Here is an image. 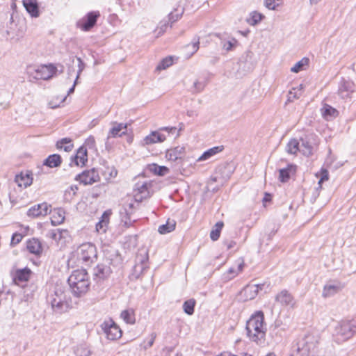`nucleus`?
<instances>
[{
	"instance_id": "obj_1",
	"label": "nucleus",
	"mask_w": 356,
	"mask_h": 356,
	"mask_svg": "<svg viewBox=\"0 0 356 356\" xmlns=\"http://www.w3.org/2000/svg\"><path fill=\"white\" fill-rule=\"evenodd\" d=\"M248 338L259 345L265 342L266 324L264 322V314L261 311L255 312L246 323L245 327Z\"/></svg>"
},
{
	"instance_id": "obj_2",
	"label": "nucleus",
	"mask_w": 356,
	"mask_h": 356,
	"mask_svg": "<svg viewBox=\"0 0 356 356\" xmlns=\"http://www.w3.org/2000/svg\"><path fill=\"white\" fill-rule=\"evenodd\" d=\"M49 302L54 313L63 314L72 308L69 291L65 286L56 285L49 297Z\"/></svg>"
},
{
	"instance_id": "obj_3",
	"label": "nucleus",
	"mask_w": 356,
	"mask_h": 356,
	"mask_svg": "<svg viewBox=\"0 0 356 356\" xmlns=\"http://www.w3.org/2000/svg\"><path fill=\"white\" fill-rule=\"evenodd\" d=\"M73 294L80 297L89 289L88 275L85 269L74 270L67 280Z\"/></svg>"
},
{
	"instance_id": "obj_4",
	"label": "nucleus",
	"mask_w": 356,
	"mask_h": 356,
	"mask_svg": "<svg viewBox=\"0 0 356 356\" xmlns=\"http://www.w3.org/2000/svg\"><path fill=\"white\" fill-rule=\"evenodd\" d=\"M318 341L316 336L307 334L297 343V349L292 356H316Z\"/></svg>"
},
{
	"instance_id": "obj_5",
	"label": "nucleus",
	"mask_w": 356,
	"mask_h": 356,
	"mask_svg": "<svg viewBox=\"0 0 356 356\" xmlns=\"http://www.w3.org/2000/svg\"><path fill=\"white\" fill-rule=\"evenodd\" d=\"M356 333V325L349 321L341 322L336 328V337L339 342L345 341Z\"/></svg>"
},
{
	"instance_id": "obj_6",
	"label": "nucleus",
	"mask_w": 356,
	"mask_h": 356,
	"mask_svg": "<svg viewBox=\"0 0 356 356\" xmlns=\"http://www.w3.org/2000/svg\"><path fill=\"white\" fill-rule=\"evenodd\" d=\"M99 17V11L89 12L77 22V26L84 31H88L96 24Z\"/></svg>"
},
{
	"instance_id": "obj_7",
	"label": "nucleus",
	"mask_w": 356,
	"mask_h": 356,
	"mask_svg": "<svg viewBox=\"0 0 356 356\" xmlns=\"http://www.w3.org/2000/svg\"><path fill=\"white\" fill-rule=\"evenodd\" d=\"M101 327L109 340H116L122 336L121 330L111 319L104 321Z\"/></svg>"
},
{
	"instance_id": "obj_8",
	"label": "nucleus",
	"mask_w": 356,
	"mask_h": 356,
	"mask_svg": "<svg viewBox=\"0 0 356 356\" xmlns=\"http://www.w3.org/2000/svg\"><path fill=\"white\" fill-rule=\"evenodd\" d=\"M79 259L85 262L92 261V259L97 257L95 246L92 243H83L78 250Z\"/></svg>"
},
{
	"instance_id": "obj_9",
	"label": "nucleus",
	"mask_w": 356,
	"mask_h": 356,
	"mask_svg": "<svg viewBox=\"0 0 356 356\" xmlns=\"http://www.w3.org/2000/svg\"><path fill=\"white\" fill-rule=\"evenodd\" d=\"M76 180L79 181L80 183L84 185L92 184L100 180L98 172L92 168L89 170H85L82 173L76 176Z\"/></svg>"
},
{
	"instance_id": "obj_10",
	"label": "nucleus",
	"mask_w": 356,
	"mask_h": 356,
	"mask_svg": "<svg viewBox=\"0 0 356 356\" xmlns=\"http://www.w3.org/2000/svg\"><path fill=\"white\" fill-rule=\"evenodd\" d=\"M343 287L344 285L339 281H330L323 286L322 296L325 298L332 297L340 292Z\"/></svg>"
},
{
	"instance_id": "obj_11",
	"label": "nucleus",
	"mask_w": 356,
	"mask_h": 356,
	"mask_svg": "<svg viewBox=\"0 0 356 356\" xmlns=\"http://www.w3.org/2000/svg\"><path fill=\"white\" fill-rule=\"evenodd\" d=\"M275 302L283 307L294 308L296 301L293 296L286 289L281 291L275 298Z\"/></svg>"
},
{
	"instance_id": "obj_12",
	"label": "nucleus",
	"mask_w": 356,
	"mask_h": 356,
	"mask_svg": "<svg viewBox=\"0 0 356 356\" xmlns=\"http://www.w3.org/2000/svg\"><path fill=\"white\" fill-rule=\"evenodd\" d=\"M264 284H248L241 291V296L243 297L244 301L251 300L255 298L259 291L262 290Z\"/></svg>"
},
{
	"instance_id": "obj_13",
	"label": "nucleus",
	"mask_w": 356,
	"mask_h": 356,
	"mask_svg": "<svg viewBox=\"0 0 356 356\" xmlns=\"http://www.w3.org/2000/svg\"><path fill=\"white\" fill-rule=\"evenodd\" d=\"M57 68L53 64L44 65L35 70L38 79L48 80L56 73Z\"/></svg>"
},
{
	"instance_id": "obj_14",
	"label": "nucleus",
	"mask_w": 356,
	"mask_h": 356,
	"mask_svg": "<svg viewBox=\"0 0 356 356\" xmlns=\"http://www.w3.org/2000/svg\"><path fill=\"white\" fill-rule=\"evenodd\" d=\"M49 211V206L47 203L34 205L27 211V216L31 218H37L46 216Z\"/></svg>"
},
{
	"instance_id": "obj_15",
	"label": "nucleus",
	"mask_w": 356,
	"mask_h": 356,
	"mask_svg": "<svg viewBox=\"0 0 356 356\" xmlns=\"http://www.w3.org/2000/svg\"><path fill=\"white\" fill-rule=\"evenodd\" d=\"M112 128L110 129L106 140H109L111 138H116L119 136H122L125 134L127 131V124L124 123H118L116 122H113Z\"/></svg>"
},
{
	"instance_id": "obj_16",
	"label": "nucleus",
	"mask_w": 356,
	"mask_h": 356,
	"mask_svg": "<svg viewBox=\"0 0 356 356\" xmlns=\"http://www.w3.org/2000/svg\"><path fill=\"white\" fill-rule=\"evenodd\" d=\"M32 172L29 170L22 172L15 176V181L19 186L26 188L33 182Z\"/></svg>"
},
{
	"instance_id": "obj_17",
	"label": "nucleus",
	"mask_w": 356,
	"mask_h": 356,
	"mask_svg": "<svg viewBox=\"0 0 356 356\" xmlns=\"http://www.w3.org/2000/svg\"><path fill=\"white\" fill-rule=\"evenodd\" d=\"M22 3L27 13L32 17H39V6L36 0H23Z\"/></svg>"
},
{
	"instance_id": "obj_18",
	"label": "nucleus",
	"mask_w": 356,
	"mask_h": 356,
	"mask_svg": "<svg viewBox=\"0 0 356 356\" xmlns=\"http://www.w3.org/2000/svg\"><path fill=\"white\" fill-rule=\"evenodd\" d=\"M32 274V271L27 267L22 269H17L13 277V281L15 284H19L20 282H27Z\"/></svg>"
},
{
	"instance_id": "obj_19",
	"label": "nucleus",
	"mask_w": 356,
	"mask_h": 356,
	"mask_svg": "<svg viewBox=\"0 0 356 356\" xmlns=\"http://www.w3.org/2000/svg\"><path fill=\"white\" fill-rule=\"evenodd\" d=\"M185 147L182 146H177L175 148L168 149L165 154V157L169 161H175L178 159H181L184 156Z\"/></svg>"
},
{
	"instance_id": "obj_20",
	"label": "nucleus",
	"mask_w": 356,
	"mask_h": 356,
	"mask_svg": "<svg viewBox=\"0 0 356 356\" xmlns=\"http://www.w3.org/2000/svg\"><path fill=\"white\" fill-rule=\"evenodd\" d=\"M111 214V210H106L103 213L99 221L96 224V231L98 233L106 232L109 223L110 216Z\"/></svg>"
},
{
	"instance_id": "obj_21",
	"label": "nucleus",
	"mask_w": 356,
	"mask_h": 356,
	"mask_svg": "<svg viewBox=\"0 0 356 356\" xmlns=\"http://www.w3.org/2000/svg\"><path fill=\"white\" fill-rule=\"evenodd\" d=\"M111 273V268L104 264H98L94 268V276L96 279L103 280L107 278Z\"/></svg>"
},
{
	"instance_id": "obj_22",
	"label": "nucleus",
	"mask_w": 356,
	"mask_h": 356,
	"mask_svg": "<svg viewBox=\"0 0 356 356\" xmlns=\"http://www.w3.org/2000/svg\"><path fill=\"white\" fill-rule=\"evenodd\" d=\"M166 139V136L160 133L159 131H152L144 138L146 145H151L156 143H162Z\"/></svg>"
},
{
	"instance_id": "obj_23",
	"label": "nucleus",
	"mask_w": 356,
	"mask_h": 356,
	"mask_svg": "<svg viewBox=\"0 0 356 356\" xmlns=\"http://www.w3.org/2000/svg\"><path fill=\"white\" fill-rule=\"evenodd\" d=\"M28 250L34 254L39 255L42 251L40 241L37 238L30 239L27 243Z\"/></svg>"
},
{
	"instance_id": "obj_24",
	"label": "nucleus",
	"mask_w": 356,
	"mask_h": 356,
	"mask_svg": "<svg viewBox=\"0 0 356 356\" xmlns=\"http://www.w3.org/2000/svg\"><path fill=\"white\" fill-rule=\"evenodd\" d=\"M147 169L154 175L159 176H164L170 172L169 168L166 166L159 165L156 163H151L148 165Z\"/></svg>"
},
{
	"instance_id": "obj_25",
	"label": "nucleus",
	"mask_w": 356,
	"mask_h": 356,
	"mask_svg": "<svg viewBox=\"0 0 356 356\" xmlns=\"http://www.w3.org/2000/svg\"><path fill=\"white\" fill-rule=\"evenodd\" d=\"M87 160V151L83 147H80L75 156L72 158V162L77 166L83 165Z\"/></svg>"
},
{
	"instance_id": "obj_26",
	"label": "nucleus",
	"mask_w": 356,
	"mask_h": 356,
	"mask_svg": "<svg viewBox=\"0 0 356 356\" xmlns=\"http://www.w3.org/2000/svg\"><path fill=\"white\" fill-rule=\"evenodd\" d=\"M296 171V166L293 165H289L287 168H282L279 170L280 175H279V179L281 182H286L289 178L290 175L292 172H295Z\"/></svg>"
},
{
	"instance_id": "obj_27",
	"label": "nucleus",
	"mask_w": 356,
	"mask_h": 356,
	"mask_svg": "<svg viewBox=\"0 0 356 356\" xmlns=\"http://www.w3.org/2000/svg\"><path fill=\"white\" fill-rule=\"evenodd\" d=\"M224 149L223 145L216 146L205 151L198 159V161H204L209 159L211 156L221 152Z\"/></svg>"
},
{
	"instance_id": "obj_28",
	"label": "nucleus",
	"mask_w": 356,
	"mask_h": 356,
	"mask_svg": "<svg viewBox=\"0 0 356 356\" xmlns=\"http://www.w3.org/2000/svg\"><path fill=\"white\" fill-rule=\"evenodd\" d=\"M62 159L60 155L54 154L49 156L44 161V165L49 168H56L61 164Z\"/></svg>"
},
{
	"instance_id": "obj_29",
	"label": "nucleus",
	"mask_w": 356,
	"mask_h": 356,
	"mask_svg": "<svg viewBox=\"0 0 356 356\" xmlns=\"http://www.w3.org/2000/svg\"><path fill=\"white\" fill-rule=\"evenodd\" d=\"M176 227V222L175 220L168 219L165 224L161 225L159 227L158 232L161 234H165L175 230Z\"/></svg>"
},
{
	"instance_id": "obj_30",
	"label": "nucleus",
	"mask_w": 356,
	"mask_h": 356,
	"mask_svg": "<svg viewBox=\"0 0 356 356\" xmlns=\"http://www.w3.org/2000/svg\"><path fill=\"white\" fill-rule=\"evenodd\" d=\"M321 111L323 118L326 120L335 118L338 115V111L337 109L326 104L322 108Z\"/></svg>"
},
{
	"instance_id": "obj_31",
	"label": "nucleus",
	"mask_w": 356,
	"mask_h": 356,
	"mask_svg": "<svg viewBox=\"0 0 356 356\" xmlns=\"http://www.w3.org/2000/svg\"><path fill=\"white\" fill-rule=\"evenodd\" d=\"M74 147L72 140L69 138H64L56 143V148L63 149L65 152H70Z\"/></svg>"
},
{
	"instance_id": "obj_32",
	"label": "nucleus",
	"mask_w": 356,
	"mask_h": 356,
	"mask_svg": "<svg viewBox=\"0 0 356 356\" xmlns=\"http://www.w3.org/2000/svg\"><path fill=\"white\" fill-rule=\"evenodd\" d=\"M148 260V254L147 252L144 253V254H138L136 256V264L135 265V268H140L141 271L145 269L147 266V261Z\"/></svg>"
},
{
	"instance_id": "obj_33",
	"label": "nucleus",
	"mask_w": 356,
	"mask_h": 356,
	"mask_svg": "<svg viewBox=\"0 0 356 356\" xmlns=\"http://www.w3.org/2000/svg\"><path fill=\"white\" fill-rule=\"evenodd\" d=\"M302 143L300 146V152H302L304 155L309 156L312 154L313 146L312 143L307 140V138L301 139Z\"/></svg>"
},
{
	"instance_id": "obj_34",
	"label": "nucleus",
	"mask_w": 356,
	"mask_h": 356,
	"mask_svg": "<svg viewBox=\"0 0 356 356\" xmlns=\"http://www.w3.org/2000/svg\"><path fill=\"white\" fill-rule=\"evenodd\" d=\"M223 225L224 224L221 221L216 223L214 228L211 231L210 233V238L212 241H216L219 238Z\"/></svg>"
},
{
	"instance_id": "obj_35",
	"label": "nucleus",
	"mask_w": 356,
	"mask_h": 356,
	"mask_svg": "<svg viewBox=\"0 0 356 356\" xmlns=\"http://www.w3.org/2000/svg\"><path fill=\"white\" fill-rule=\"evenodd\" d=\"M67 231L64 229H52L48 233V236L51 239L59 241L63 237H64V234H67Z\"/></svg>"
},
{
	"instance_id": "obj_36",
	"label": "nucleus",
	"mask_w": 356,
	"mask_h": 356,
	"mask_svg": "<svg viewBox=\"0 0 356 356\" xmlns=\"http://www.w3.org/2000/svg\"><path fill=\"white\" fill-rule=\"evenodd\" d=\"M244 267V262L243 261H241L240 263L238 264L237 267H231L227 270V278L229 280H231L234 278L235 276H236L238 273L241 272L243 270V268Z\"/></svg>"
},
{
	"instance_id": "obj_37",
	"label": "nucleus",
	"mask_w": 356,
	"mask_h": 356,
	"mask_svg": "<svg viewBox=\"0 0 356 356\" xmlns=\"http://www.w3.org/2000/svg\"><path fill=\"white\" fill-rule=\"evenodd\" d=\"M263 17L261 13L254 11L251 13L250 17L246 19V22L250 25L254 26L261 21Z\"/></svg>"
},
{
	"instance_id": "obj_38",
	"label": "nucleus",
	"mask_w": 356,
	"mask_h": 356,
	"mask_svg": "<svg viewBox=\"0 0 356 356\" xmlns=\"http://www.w3.org/2000/svg\"><path fill=\"white\" fill-rule=\"evenodd\" d=\"M121 317L127 323L129 324H134L136 321L134 311L131 309L122 311L121 313Z\"/></svg>"
},
{
	"instance_id": "obj_39",
	"label": "nucleus",
	"mask_w": 356,
	"mask_h": 356,
	"mask_svg": "<svg viewBox=\"0 0 356 356\" xmlns=\"http://www.w3.org/2000/svg\"><path fill=\"white\" fill-rule=\"evenodd\" d=\"M298 151L300 152V145H299L298 141L297 140H296V139L291 140L288 143V144L286 145V152L289 154H294Z\"/></svg>"
},
{
	"instance_id": "obj_40",
	"label": "nucleus",
	"mask_w": 356,
	"mask_h": 356,
	"mask_svg": "<svg viewBox=\"0 0 356 356\" xmlns=\"http://www.w3.org/2000/svg\"><path fill=\"white\" fill-rule=\"evenodd\" d=\"M136 191H138V193L140 194V199L145 198L148 194V184L144 182L142 184L138 183L136 184Z\"/></svg>"
},
{
	"instance_id": "obj_41",
	"label": "nucleus",
	"mask_w": 356,
	"mask_h": 356,
	"mask_svg": "<svg viewBox=\"0 0 356 356\" xmlns=\"http://www.w3.org/2000/svg\"><path fill=\"white\" fill-rule=\"evenodd\" d=\"M309 64V58H303L298 62H297L291 68V71L294 73H298L300 71L303 70L305 66L308 65Z\"/></svg>"
},
{
	"instance_id": "obj_42",
	"label": "nucleus",
	"mask_w": 356,
	"mask_h": 356,
	"mask_svg": "<svg viewBox=\"0 0 356 356\" xmlns=\"http://www.w3.org/2000/svg\"><path fill=\"white\" fill-rule=\"evenodd\" d=\"M195 305V301L193 299H190L185 301L183 304V309L184 312L188 315H192L194 313Z\"/></svg>"
},
{
	"instance_id": "obj_43",
	"label": "nucleus",
	"mask_w": 356,
	"mask_h": 356,
	"mask_svg": "<svg viewBox=\"0 0 356 356\" xmlns=\"http://www.w3.org/2000/svg\"><path fill=\"white\" fill-rule=\"evenodd\" d=\"M75 354L76 356H90L91 351L88 347L80 345L76 348Z\"/></svg>"
},
{
	"instance_id": "obj_44",
	"label": "nucleus",
	"mask_w": 356,
	"mask_h": 356,
	"mask_svg": "<svg viewBox=\"0 0 356 356\" xmlns=\"http://www.w3.org/2000/svg\"><path fill=\"white\" fill-rule=\"evenodd\" d=\"M172 65V57H166L163 58L159 64L156 67V70H163L166 69Z\"/></svg>"
},
{
	"instance_id": "obj_45",
	"label": "nucleus",
	"mask_w": 356,
	"mask_h": 356,
	"mask_svg": "<svg viewBox=\"0 0 356 356\" xmlns=\"http://www.w3.org/2000/svg\"><path fill=\"white\" fill-rule=\"evenodd\" d=\"M65 220V216L64 212L63 211H58L56 213H55L51 218V223L55 224H60L63 222Z\"/></svg>"
},
{
	"instance_id": "obj_46",
	"label": "nucleus",
	"mask_w": 356,
	"mask_h": 356,
	"mask_svg": "<svg viewBox=\"0 0 356 356\" xmlns=\"http://www.w3.org/2000/svg\"><path fill=\"white\" fill-rule=\"evenodd\" d=\"M302 95V92H298L296 91V88H292L291 90L289 91L288 95V101L293 102L294 99H298Z\"/></svg>"
},
{
	"instance_id": "obj_47",
	"label": "nucleus",
	"mask_w": 356,
	"mask_h": 356,
	"mask_svg": "<svg viewBox=\"0 0 356 356\" xmlns=\"http://www.w3.org/2000/svg\"><path fill=\"white\" fill-rule=\"evenodd\" d=\"M182 13H178L177 10L172 12L168 15V22L172 25L174 22H177L181 16Z\"/></svg>"
},
{
	"instance_id": "obj_48",
	"label": "nucleus",
	"mask_w": 356,
	"mask_h": 356,
	"mask_svg": "<svg viewBox=\"0 0 356 356\" xmlns=\"http://www.w3.org/2000/svg\"><path fill=\"white\" fill-rule=\"evenodd\" d=\"M281 0H265V6L270 10H275Z\"/></svg>"
},
{
	"instance_id": "obj_49",
	"label": "nucleus",
	"mask_w": 356,
	"mask_h": 356,
	"mask_svg": "<svg viewBox=\"0 0 356 356\" xmlns=\"http://www.w3.org/2000/svg\"><path fill=\"white\" fill-rule=\"evenodd\" d=\"M23 236L19 233H15L12 236L10 245H15L21 242L22 240Z\"/></svg>"
},
{
	"instance_id": "obj_50",
	"label": "nucleus",
	"mask_w": 356,
	"mask_h": 356,
	"mask_svg": "<svg viewBox=\"0 0 356 356\" xmlns=\"http://www.w3.org/2000/svg\"><path fill=\"white\" fill-rule=\"evenodd\" d=\"M353 84L349 82H344L340 86L339 90H343L346 92H353V90L352 89Z\"/></svg>"
},
{
	"instance_id": "obj_51",
	"label": "nucleus",
	"mask_w": 356,
	"mask_h": 356,
	"mask_svg": "<svg viewBox=\"0 0 356 356\" xmlns=\"http://www.w3.org/2000/svg\"><path fill=\"white\" fill-rule=\"evenodd\" d=\"M159 131H166L168 132V134H174L176 133L177 136H179V131L177 130V128L175 127H164L159 129Z\"/></svg>"
},
{
	"instance_id": "obj_52",
	"label": "nucleus",
	"mask_w": 356,
	"mask_h": 356,
	"mask_svg": "<svg viewBox=\"0 0 356 356\" xmlns=\"http://www.w3.org/2000/svg\"><path fill=\"white\" fill-rule=\"evenodd\" d=\"M194 88L197 92H201L204 88L205 84L202 82L195 81L193 83Z\"/></svg>"
},
{
	"instance_id": "obj_53",
	"label": "nucleus",
	"mask_w": 356,
	"mask_h": 356,
	"mask_svg": "<svg viewBox=\"0 0 356 356\" xmlns=\"http://www.w3.org/2000/svg\"><path fill=\"white\" fill-rule=\"evenodd\" d=\"M150 337L151 338H150L149 341L147 342V343L145 346V349H147L152 346V345L154 344V340L156 337V334L155 332H152L150 335Z\"/></svg>"
},
{
	"instance_id": "obj_54",
	"label": "nucleus",
	"mask_w": 356,
	"mask_h": 356,
	"mask_svg": "<svg viewBox=\"0 0 356 356\" xmlns=\"http://www.w3.org/2000/svg\"><path fill=\"white\" fill-rule=\"evenodd\" d=\"M199 44H200V42H199V38H198L196 41L193 42L191 44H188L187 46L188 47H191L192 54H194L195 52H196L198 50V49H199Z\"/></svg>"
},
{
	"instance_id": "obj_55",
	"label": "nucleus",
	"mask_w": 356,
	"mask_h": 356,
	"mask_svg": "<svg viewBox=\"0 0 356 356\" xmlns=\"http://www.w3.org/2000/svg\"><path fill=\"white\" fill-rule=\"evenodd\" d=\"M86 145L89 148H93L95 147V138L93 136L88 137L87 138L86 141Z\"/></svg>"
},
{
	"instance_id": "obj_56",
	"label": "nucleus",
	"mask_w": 356,
	"mask_h": 356,
	"mask_svg": "<svg viewBox=\"0 0 356 356\" xmlns=\"http://www.w3.org/2000/svg\"><path fill=\"white\" fill-rule=\"evenodd\" d=\"M328 179V172L326 170H323L322 176L320 180L318 181V184L321 186V183L325 180Z\"/></svg>"
},
{
	"instance_id": "obj_57",
	"label": "nucleus",
	"mask_w": 356,
	"mask_h": 356,
	"mask_svg": "<svg viewBox=\"0 0 356 356\" xmlns=\"http://www.w3.org/2000/svg\"><path fill=\"white\" fill-rule=\"evenodd\" d=\"M223 243L227 246V250H230L234 248L236 245V242L234 241H224Z\"/></svg>"
},
{
	"instance_id": "obj_58",
	"label": "nucleus",
	"mask_w": 356,
	"mask_h": 356,
	"mask_svg": "<svg viewBox=\"0 0 356 356\" xmlns=\"http://www.w3.org/2000/svg\"><path fill=\"white\" fill-rule=\"evenodd\" d=\"M77 60L79 61V72H78V74L76 77V80H78L79 75L83 69V63L82 62L81 59L80 58H78Z\"/></svg>"
},
{
	"instance_id": "obj_59",
	"label": "nucleus",
	"mask_w": 356,
	"mask_h": 356,
	"mask_svg": "<svg viewBox=\"0 0 356 356\" xmlns=\"http://www.w3.org/2000/svg\"><path fill=\"white\" fill-rule=\"evenodd\" d=\"M233 43L231 41H227L224 43L222 47L226 51H230L233 47Z\"/></svg>"
},
{
	"instance_id": "obj_60",
	"label": "nucleus",
	"mask_w": 356,
	"mask_h": 356,
	"mask_svg": "<svg viewBox=\"0 0 356 356\" xmlns=\"http://www.w3.org/2000/svg\"><path fill=\"white\" fill-rule=\"evenodd\" d=\"M351 92H346L343 90H339V94L343 99L348 98L350 97V95Z\"/></svg>"
},
{
	"instance_id": "obj_61",
	"label": "nucleus",
	"mask_w": 356,
	"mask_h": 356,
	"mask_svg": "<svg viewBox=\"0 0 356 356\" xmlns=\"http://www.w3.org/2000/svg\"><path fill=\"white\" fill-rule=\"evenodd\" d=\"M76 83H77V80L76 79L74 82V84H73L72 87L70 88V90H68L67 95H70V94L74 92V88H75V86H76Z\"/></svg>"
},
{
	"instance_id": "obj_62",
	"label": "nucleus",
	"mask_w": 356,
	"mask_h": 356,
	"mask_svg": "<svg viewBox=\"0 0 356 356\" xmlns=\"http://www.w3.org/2000/svg\"><path fill=\"white\" fill-rule=\"evenodd\" d=\"M296 88V91L298 92H301L302 93V90L303 89L305 88V86L303 84H300L298 87Z\"/></svg>"
},
{
	"instance_id": "obj_63",
	"label": "nucleus",
	"mask_w": 356,
	"mask_h": 356,
	"mask_svg": "<svg viewBox=\"0 0 356 356\" xmlns=\"http://www.w3.org/2000/svg\"><path fill=\"white\" fill-rule=\"evenodd\" d=\"M321 0H309V3L311 6L316 5L318 2H320Z\"/></svg>"
},
{
	"instance_id": "obj_64",
	"label": "nucleus",
	"mask_w": 356,
	"mask_h": 356,
	"mask_svg": "<svg viewBox=\"0 0 356 356\" xmlns=\"http://www.w3.org/2000/svg\"><path fill=\"white\" fill-rule=\"evenodd\" d=\"M270 195L269 194H266L264 198V201L267 202V201L270 200Z\"/></svg>"
}]
</instances>
